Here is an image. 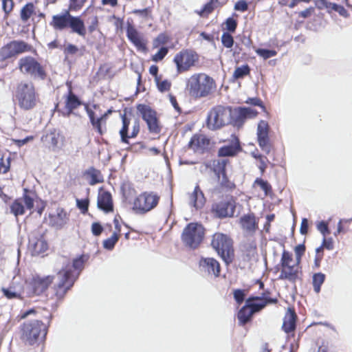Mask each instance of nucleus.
<instances>
[{"instance_id":"nucleus-1","label":"nucleus","mask_w":352,"mask_h":352,"mask_svg":"<svg viewBox=\"0 0 352 352\" xmlns=\"http://www.w3.org/2000/svg\"><path fill=\"white\" fill-rule=\"evenodd\" d=\"M63 263L62 269L58 272V283L55 289L58 298H62L72 287L83 267L84 260L82 257H79L71 263L69 261L64 259Z\"/></svg>"},{"instance_id":"nucleus-2","label":"nucleus","mask_w":352,"mask_h":352,"mask_svg":"<svg viewBox=\"0 0 352 352\" xmlns=\"http://www.w3.org/2000/svg\"><path fill=\"white\" fill-rule=\"evenodd\" d=\"M38 100V94L32 82L22 80L16 84L13 91V100L20 109L25 111L33 109Z\"/></svg>"},{"instance_id":"nucleus-3","label":"nucleus","mask_w":352,"mask_h":352,"mask_svg":"<svg viewBox=\"0 0 352 352\" xmlns=\"http://www.w3.org/2000/svg\"><path fill=\"white\" fill-rule=\"evenodd\" d=\"M216 89L215 81L204 73L195 74L186 81V90L196 98H204Z\"/></svg>"},{"instance_id":"nucleus-4","label":"nucleus","mask_w":352,"mask_h":352,"mask_svg":"<svg viewBox=\"0 0 352 352\" xmlns=\"http://www.w3.org/2000/svg\"><path fill=\"white\" fill-rule=\"evenodd\" d=\"M50 25L56 31L70 28L73 33L80 36H85L87 33L83 20L80 16H72L69 10L52 16Z\"/></svg>"},{"instance_id":"nucleus-5","label":"nucleus","mask_w":352,"mask_h":352,"mask_svg":"<svg viewBox=\"0 0 352 352\" xmlns=\"http://www.w3.org/2000/svg\"><path fill=\"white\" fill-rule=\"evenodd\" d=\"M232 114V111L230 107L217 105L208 112L206 126L210 130L219 129L231 123Z\"/></svg>"},{"instance_id":"nucleus-6","label":"nucleus","mask_w":352,"mask_h":352,"mask_svg":"<svg viewBox=\"0 0 352 352\" xmlns=\"http://www.w3.org/2000/svg\"><path fill=\"white\" fill-rule=\"evenodd\" d=\"M211 245L227 265L232 262L233 242L228 235L220 232L215 233L212 236Z\"/></svg>"},{"instance_id":"nucleus-7","label":"nucleus","mask_w":352,"mask_h":352,"mask_svg":"<svg viewBox=\"0 0 352 352\" xmlns=\"http://www.w3.org/2000/svg\"><path fill=\"white\" fill-rule=\"evenodd\" d=\"M300 262L294 260L292 253L284 250L282 253L280 265L281 267L280 279L295 282L298 278Z\"/></svg>"},{"instance_id":"nucleus-8","label":"nucleus","mask_w":352,"mask_h":352,"mask_svg":"<svg viewBox=\"0 0 352 352\" xmlns=\"http://www.w3.org/2000/svg\"><path fill=\"white\" fill-rule=\"evenodd\" d=\"M45 335V327L38 320L26 322L22 327V339L29 344L43 339Z\"/></svg>"},{"instance_id":"nucleus-9","label":"nucleus","mask_w":352,"mask_h":352,"mask_svg":"<svg viewBox=\"0 0 352 352\" xmlns=\"http://www.w3.org/2000/svg\"><path fill=\"white\" fill-rule=\"evenodd\" d=\"M18 67L20 72L34 78L43 80L46 73L43 67L33 57L27 56L19 60Z\"/></svg>"},{"instance_id":"nucleus-10","label":"nucleus","mask_w":352,"mask_h":352,"mask_svg":"<svg viewBox=\"0 0 352 352\" xmlns=\"http://www.w3.org/2000/svg\"><path fill=\"white\" fill-rule=\"evenodd\" d=\"M204 234L203 226L197 223H189L184 230L182 239L186 245L196 248L201 242Z\"/></svg>"},{"instance_id":"nucleus-11","label":"nucleus","mask_w":352,"mask_h":352,"mask_svg":"<svg viewBox=\"0 0 352 352\" xmlns=\"http://www.w3.org/2000/svg\"><path fill=\"white\" fill-rule=\"evenodd\" d=\"M199 60L198 54L190 50H182L174 58L177 72L179 73L186 72L193 67Z\"/></svg>"},{"instance_id":"nucleus-12","label":"nucleus","mask_w":352,"mask_h":352,"mask_svg":"<svg viewBox=\"0 0 352 352\" xmlns=\"http://www.w3.org/2000/svg\"><path fill=\"white\" fill-rule=\"evenodd\" d=\"M160 197L153 192H143L136 197L133 209L140 212H146L154 208L158 204Z\"/></svg>"},{"instance_id":"nucleus-13","label":"nucleus","mask_w":352,"mask_h":352,"mask_svg":"<svg viewBox=\"0 0 352 352\" xmlns=\"http://www.w3.org/2000/svg\"><path fill=\"white\" fill-rule=\"evenodd\" d=\"M30 50L31 47L24 41H12L1 49L0 59L5 60L19 54L29 52Z\"/></svg>"},{"instance_id":"nucleus-14","label":"nucleus","mask_w":352,"mask_h":352,"mask_svg":"<svg viewBox=\"0 0 352 352\" xmlns=\"http://www.w3.org/2000/svg\"><path fill=\"white\" fill-rule=\"evenodd\" d=\"M235 208L236 201L233 197H226L212 206V211L219 218L232 217L234 216Z\"/></svg>"},{"instance_id":"nucleus-15","label":"nucleus","mask_w":352,"mask_h":352,"mask_svg":"<svg viewBox=\"0 0 352 352\" xmlns=\"http://www.w3.org/2000/svg\"><path fill=\"white\" fill-rule=\"evenodd\" d=\"M137 109L141 113L143 120L146 122L149 131L154 133H160V127L156 112L146 104L138 105Z\"/></svg>"},{"instance_id":"nucleus-16","label":"nucleus","mask_w":352,"mask_h":352,"mask_svg":"<svg viewBox=\"0 0 352 352\" xmlns=\"http://www.w3.org/2000/svg\"><path fill=\"white\" fill-rule=\"evenodd\" d=\"M28 248L32 256H38L47 250L48 245L42 234L32 232L29 236Z\"/></svg>"},{"instance_id":"nucleus-17","label":"nucleus","mask_w":352,"mask_h":352,"mask_svg":"<svg viewBox=\"0 0 352 352\" xmlns=\"http://www.w3.org/2000/svg\"><path fill=\"white\" fill-rule=\"evenodd\" d=\"M122 126L120 130L121 140L124 143L129 144V138H135L140 131V121L135 119L132 123V131L129 133V127L131 120L125 116H122Z\"/></svg>"},{"instance_id":"nucleus-18","label":"nucleus","mask_w":352,"mask_h":352,"mask_svg":"<svg viewBox=\"0 0 352 352\" xmlns=\"http://www.w3.org/2000/svg\"><path fill=\"white\" fill-rule=\"evenodd\" d=\"M53 279L54 278L52 276H33L32 280L30 283L32 291L28 292V295H39L42 294L48 288V287L52 283Z\"/></svg>"},{"instance_id":"nucleus-19","label":"nucleus","mask_w":352,"mask_h":352,"mask_svg":"<svg viewBox=\"0 0 352 352\" xmlns=\"http://www.w3.org/2000/svg\"><path fill=\"white\" fill-rule=\"evenodd\" d=\"M25 281L20 278L14 277L8 288H2L4 296L8 299L23 298Z\"/></svg>"},{"instance_id":"nucleus-20","label":"nucleus","mask_w":352,"mask_h":352,"mask_svg":"<svg viewBox=\"0 0 352 352\" xmlns=\"http://www.w3.org/2000/svg\"><path fill=\"white\" fill-rule=\"evenodd\" d=\"M64 137L59 131L53 129L42 137V141L46 146L52 151L60 150L64 145Z\"/></svg>"},{"instance_id":"nucleus-21","label":"nucleus","mask_w":352,"mask_h":352,"mask_svg":"<svg viewBox=\"0 0 352 352\" xmlns=\"http://www.w3.org/2000/svg\"><path fill=\"white\" fill-rule=\"evenodd\" d=\"M269 125L265 120H261L257 126V139L261 148L267 154L270 152Z\"/></svg>"},{"instance_id":"nucleus-22","label":"nucleus","mask_w":352,"mask_h":352,"mask_svg":"<svg viewBox=\"0 0 352 352\" xmlns=\"http://www.w3.org/2000/svg\"><path fill=\"white\" fill-rule=\"evenodd\" d=\"M69 220V215L62 208H56L49 214V224L56 229H61L67 224Z\"/></svg>"},{"instance_id":"nucleus-23","label":"nucleus","mask_w":352,"mask_h":352,"mask_svg":"<svg viewBox=\"0 0 352 352\" xmlns=\"http://www.w3.org/2000/svg\"><path fill=\"white\" fill-rule=\"evenodd\" d=\"M33 206V199L29 195H25L23 197L14 201L11 206V211L16 217L25 214L28 210L31 212Z\"/></svg>"},{"instance_id":"nucleus-24","label":"nucleus","mask_w":352,"mask_h":352,"mask_svg":"<svg viewBox=\"0 0 352 352\" xmlns=\"http://www.w3.org/2000/svg\"><path fill=\"white\" fill-rule=\"evenodd\" d=\"M97 206L99 209L105 213L113 212V204L110 192L100 188L98 191Z\"/></svg>"},{"instance_id":"nucleus-25","label":"nucleus","mask_w":352,"mask_h":352,"mask_svg":"<svg viewBox=\"0 0 352 352\" xmlns=\"http://www.w3.org/2000/svg\"><path fill=\"white\" fill-rule=\"evenodd\" d=\"M128 38L135 45V46L141 51L146 50V41L144 36L137 31L131 25H129L126 29Z\"/></svg>"},{"instance_id":"nucleus-26","label":"nucleus","mask_w":352,"mask_h":352,"mask_svg":"<svg viewBox=\"0 0 352 352\" xmlns=\"http://www.w3.org/2000/svg\"><path fill=\"white\" fill-rule=\"evenodd\" d=\"M199 267L201 272L209 275L218 276L220 272L219 263L213 258H201L199 261Z\"/></svg>"},{"instance_id":"nucleus-27","label":"nucleus","mask_w":352,"mask_h":352,"mask_svg":"<svg viewBox=\"0 0 352 352\" xmlns=\"http://www.w3.org/2000/svg\"><path fill=\"white\" fill-rule=\"evenodd\" d=\"M316 5L319 9H326L329 13L334 11L344 18H347L349 16L348 12L342 6L334 2H329L327 0H317Z\"/></svg>"},{"instance_id":"nucleus-28","label":"nucleus","mask_w":352,"mask_h":352,"mask_svg":"<svg viewBox=\"0 0 352 352\" xmlns=\"http://www.w3.org/2000/svg\"><path fill=\"white\" fill-rule=\"evenodd\" d=\"M210 140L202 134L195 135L188 143V147L195 152L202 153L208 148Z\"/></svg>"},{"instance_id":"nucleus-29","label":"nucleus","mask_w":352,"mask_h":352,"mask_svg":"<svg viewBox=\"0 0 352 352\" xmlns=\"http://www.w3.org/2000/svg\"><path fill=\"white\" fill-rule=\"evenodd\" d=\"M276 302V299L267 298L265 295L261 297L256 296L254 298H250L246 303L250 305L253 311L257 312L264 308L268 303H274Z\"/></svg>"},{"instance_id":"nucleus-30","label":"nucleus","mask_w":352,"mask_h":352,"mask_svg":"<svg viewBox=\"0 0 352 352\" xmlns=\"http://www.w3.org/2000/svg\"><path fill=\"white\" fill-rule=\"evenodd\" d=\"M206 203V199L203 192L199 187L196 186L193 192L189 196V204L196 209H201Z\"/></svg>"},{"instance_id":"nucleus-31","label":"nucleus","mask_w":352,"mask_h":352,"mask_svg":"<svg viewBox=\"0 0 352 352\" xmlns=\"http://www.w3.org/2000/svg\"><path fill=\"white\" fill-rule=\"evenodd\" d=\"M296 314L292 309H288L284 318L283 329L286 333L294 330L296 327Z\"/></svg>"},{"instance_id":"nucleus-32","label":"nucleus","mask_w":352,"mask_h":352,"mask_svg":"<svg viewBox=\"0 0 352 352\" xmlns=\"http://www.w3.org/2000/svg\"><path fill=\"white\" fill-rule=\"evenodd\" d=\"M240 223L243 230L247 232H253L256 229L255 217L252 214H248L241 217Z\"/></svg>"},{"instance_id":"nucleus-33","label":"nucleus","mask_w":352,"mask_h":352,"mask_svg":"<svg viewBox=\"0 0 352 352\" xmlns=\"http://www.w3.org/2000/svg\"><path fill=\"white\" fill-rule=\"evenodd\" d=\"M240 150V146L238 141H235L234 143L226 145L221 147L219 150V155L226 157V156H233L237 153V152Z\"/></svg>"},{"instance_id":"nucleus-34","label":"nucleus","mask_w":352,"mask_h":352,"mask_svg":"<svg viewBox=\"0 0 352 352\" xmlns=\"http://www.w3.org/2000/svg\"><path fill=\"white\" fill-rule=\"evenodd\" d=\"M254 312L248 304L243 307L238 313V320L241 324H245L251 318Z\"/></svg>"},{"instance_id":"nucleus-35","label":"nucleus","mask_w":352,"mask_h":352,"mask_svg":"<svg viewBox=\"0 0 352 352\" xmlns=\"http://www.w3.org/2000/svg\"><path fill=\"white\" fill-rule=\"evenodd\" d=\"M81 104L80 101L78 98L72 93L70 91L69 94L67 98L66 101V109H67V116H69L72 111L76 109L78 106Z\"/></svg>"},{"instance_id":"nucleus-36","label":"nucleus","mask_w":352,"mask_h":352,"mask_svg":"<svg viewBox=\"0 0 352 352\" xmlns=\"http://www.w3.org/2000/svg\"><path fill=\"white\" fill-rule=\"evenodd\" d=\"M89 178V183L90 185H95L98 183L103 182V177L100 172L95 168H90L86 173Z\"/></svg>"},{"instance_id":"nucleus-37","label":"nucleus","mask_w":352,"mask_h":352,"mask_svg":"<svg viewBox=\"0 0 352 352\" xmlns=\"http://www.w3.org/2000/svg\"><path fill=\"white\" fill-rule=\"evenodd\" d=\"M34 13V6L32 3H28L21 10V19L23 22H26Z\"/></svg>"},{"instance_id":"nucleus-38","label":"nucleus","mask_w":352,"mask_h":352,"mask_svg":"<svg viewBox=\"0 0 352 352\" xmlns=\"http://www.w3.org/2000/svg\"><path fill=\"white\" fill-rule=\"evenodd\" d=\"M325 279V276L322 273H316L313 276L312 283L314 289L316 293H319L320 291V287L323 284Z\"/></svg>"},{"instance_id":"nucleus-39","label":"nucleus","mask_w":352,"mask_h":352,"mask_svg":"<svg viewBox=\"0 0 352 352\" xmlns=\"http://www.w3.org/2000/svg\"><path fill=\"white\" fill-rule=\"evenodd\" d=\"M250 72V68L248 65H243L235 69L233 78L235 79L242 78L248 75Z\"/></svg>"},{"instance_id":"nucleus-40","label":"nucleus","mask_w":352,"mask_h":352,"mask_svg":"<svg viewBox=\"0 0 352 352\" xmlns=\"http://www.w3.org/2000/svg\"><path fill=\"white\" fill-rule=\"evenodd\" d=\"M237 111L239 116L244 118H252L257 115V111L250 107H240Z\"/></svg>"},{"instance_id":"nucleus-41","label":"nucleus","mask_w":352,"mask_h":352,"mask_svg":"<svg viewBox=\"0 0 352 352\" xmlns=\"http://www.w3.org/2000/svg\"><path fill=\"white\" fill-rule=\"evenodd\" d=\"M254 186H258L264 192L265 196L267 195L270 191L271 190V186L269 184V183L261 178H257L255 180Z\"/></svg>"},{"instance_id":"nucleus-42","label":"nucleus","mask_w":352,"mask_h":352,"mask_svg":"<svg viewBox=\"0 0 352 352\" xmlns=\"http://www.w3.org/2000/svg\"><path fill=\"white\" fill-rule=\"evenodd\" d=\"M119 236L117 232H113L111 237L104 240L103 242V246L107 250H111L114 247L115 244L118 241Z\"/></svg>"},{"instance_id":"nucleus-43","label":"nucleus","mask_w":352,"mask_h":352,"mask_svg":"<svg viewBox=\"0 0 352 352\" xmlns=\"http://www.w3.org/2000/svg\"><path fill=\"white\" fill-rule=\"evenodd\" d=\"M218 3V0H210L199 12L200 15H208L211 13Z\"/></svg>"},{"instance_id":"nucleus-44","label":"nucleus","mask_w":352,"mask_h":352,"mask_svg":"<svg viewBox=\"0 0 352 352\" xmlns=\"http://www.w3.org/2000/svg\"><path fill=\"white\" fill-rule=\"evenodd\" d=\"M255 52L258 56H260L265 60L273 57L276 56L277 54L276 51L275 50H270L261 48L256 49Z\"/></svg>"},{"instance_id":"nucleus-45","label":"nucleus","mask_w":352,"mask_h":352,"mask_svg":"<svg viewBox=\"0 0 352 352\" xmlns=\"http://www.w3.org/2000/svg\"><path fill=\"white\" fill-rule=\"evenodd\" d=\"M221 43L227 48H230L234 44V39L232 35L228 32H223L221 35Z\"/></svg>"},{"instance_id":"nucleus-46","label":"nucleus","mask_w":352,"mask_h":352,"mask_svg":"<svg viewBox=\"0 0 352 352\" xmlns=\"http://www.w3.org/2000/svg\"><path fill=\"white\" fill-rule=\"evenodd\" d=\"M168 41V37L164 34H160L153 41V47H159L162 45L166 44Z\"/></svg>"},{"instance_id":"nucleus-47","label":"nucleus","mask_w":352,"mask_h":352,"mask_svg":"<svg viewBox=\"0 0 352 352\" xmlns=\"http://www.w3.org/2000/svg\"><path fill=\"white\" fill-rule=\"evenodd\" d=\"M244 251L246 253V256L250 258L254 257L256 254V244L254 242H250V243L244 245Z\"/></svg>"},{"instance_id":"nucleus-48","label":"nucleus","mask_w":352,"mask_h":352,"mask_svg":"<svg viewBox=\"0 0 352 352\" xmlns=\"http://www.w3.org/2000/svg\"><path fill=\"white\" fill-rule=\"evenodd\" d=\"M168 51V50L167 47H161L160 50L153 56L152 60L154 62H158L160 60H162L167 54Z\"/></svg>"},{"instance_id":"nucleus-49","label":"nucleus","mask_w":352,"mask_h":352,"mask_svg":"<svg viewBox=\"0 0 352 352\" xmlns=\"http://www.w3.org/2000/svg\"><path fill=\"white\" fill-rule=\"evenodd\" d=\"M157 85L158 89L161 92H164V91H167L170 89V86H171V82L167 80H157Z\"/></svg>"},{"instance_id":"nucleus-50","label":"nucleus","mask_w":352,"mask_h":352,"mask_svg":"<svg viewBox=\"0 0 352 352\" xmlns=\"http://www.w3.org/2000/svg\"><path fill=\"white\" fill-rule=\"evenodd\" d=\"M10 168L9 158L0 157V173H6Z\"/></svg>"},{"instance_id":"nucleus-51","label":"nucleus","mask_w":352,"mask_h":352,"mask_svg":"<svg viewBox=\"0 0 352 352\" xmlns=\"http://www.w3.org/2000/svg\"><path fill=\"white\" fill-rule=\"evenodd\" d=\"M317 229L324 236L329 233L328 223L323 221L317 224Z\"/></svg>"},{"instance_id":"nucleus-52","label":"nucleus","mask_w":352,"mask_h":352,"mask_svg":"<svg viewBox=\"0 0 352 352\" xmlns=\"http://www.w3.org/2000/svg\"><path fill=\"white\" fill-rule=\"evenodd\" d=\"M14 2L12 0H3L2 8L6 14H8L13 9Z\"/></svg>"},{"instance_id":"nucleus-53","label":"nucleus","mask_w":352,"mask_h":352,"mask_svg":"<svg viewBox=\"0 0 352 352\" xmlns=\"http://www.w3.org/2000/svg\"><path fill=\"white\" fill-rule=\"evenodd\" d=\"M226 30H228V31L231 32H234L236 28V25H237V23H236V21L232 19V18H228L227 19V20L226 21Z\"/></svg>"},{"instance_id":"nucleus-54","label":"nucleus","mask_w":352,"mask_h":352,"mask_svg":"<svg viewBox=\"0 0 352 352\" xmlns=\"http://www.w3.org/2000/svg\"><path fill=\"white\" fill-rule=\"evenodd\" d=\"M85 110L89 117L90 121L93 126H98V121H96V119L95 118L94 112L91 110V108L89 107L87 104H85Z\"/></svg>"},{"instance_id":"nucleus-55","label":"nucleus","mask_w":352,"mask_h":352,"mask_svg":"<svg viewBox=\"0 0 352 352\" xmlns=\"http://www.w3.org/2000/svg\"><path fill=\"white\" fill-rule=\"evenodd\" d=\"M245 297V292L241 289H236L234 292V298L238 304H241Z\"/></svg>"},{"instance_id":"nucleus-56","label":"nucleus","mask_w":352,"mask_h":352,"mask_svg":"<svg viewBox=\"0 0 352 352\" xmlns=\"http://www.w3.org/2000/svg\"><path fill=\"white\" fill-rule=\"evenodd\" d=\"M77 206L82 210L83 213L88 210L89 201L87 199H77Z\"/></svg>"},{"instance_id":"nucleus-57","label":"nucleus","mask_w":352,"mask_h":352,"mask_svg":"<svg viewBox=\"0 0 352 352\" xmlns=\"http://www.w3.org/2000/svg\"><path fill=\"white\" fill-rule=\"evenodd\" d=\"M296 259L298 262H300L301 256L303 254L305 248L304 245H298L295 248Z\"/></svg>"},{"instance_id":"nucleus-58","label":"nucleus","mask_w":352,"mask_h":352,"mask_svg":"<svg viewBox=\"0 0 352 352\" xmlns=\"http://www.w3.org/2000/svg\"><path fill=\"white\" fill-rule=\"evenodd\" d=\"M103 230L102 226L99 223H93L91 225V232L94 235L99 236Z\"/></svg>"},{"instance_id":"nucleus-59","label":"nucleus","mask_w":352,"mask_h":352,"mask_svg":"<svg viewBox=\"0 0 352 352\" xmlns=\"http://www.w3.org/2000/svg\"><path fill=\"white\" fill-rule=\"evenodd\" d=\"M248 8V3L243 0L237 1L234 6V9L236 10L241 11V12H244V11L247 10Z\"/></svg>"},{"instance_id":"nucleus-60","label":"nucleus","mask_w":352,"mask_h":352,"mask_svg":"<svg viewBox=\"0 0 352 352\" xmlns=\"http://www.w3.org/2000/svg\"><path fill=\"white\" fill-rule=\"evenodd\" d=\"M107 117V113H104L100 118H97L96 120V121H98V126L96 125V126H94V128H96L97 129L98 132L100 134L102 133V124L105 122Z\"/></svg>"},{"instance_id":"nucleus-61","label":"nucleus","mask_w":352,"mask_h":352,"mask_svg":"<svg viewBox=\"0 0 352 352\" xmlns=\"http://www.w3.org/2000/svg\"><path fill=\"white\" fill-rule=\"evenodd\" d=\"M259 164H258V168L260 169L261 173L263 174L265 168L267 167L266 162L267 161V159L265 157H263L262 155H259Z\"/></svg>"},{"instance_id":"nucleus-62","label":"nucleus","mask_w":352,"mask_h":352,"mask_svg":"<svg viewBox=\"0 0 352 352\" xmlns=\"http://www.w3.org/2000/svg\"><path fill=\"white\" fill-rule=\"evenodd\" d=\"M78 52V48L77 47V46L72 45V44L67 45L66 46V47L65 48V53L66 54H75Z\"/></svg>"},{"instance_id":"nucleus-63","label":"nucleus","mask_w":352,"mask_h":352,"mask_svg":"<svg viewBox=\"0 0 352 352\" xmlns=\"http://www.w3.org/2000/svg\"><path fill=\"white\" fill-rule=\"evenodd\" d=\"M322 244L324 248L329 250H331L333 249V241L332 238L325 239V236H324Z\"/></svg>"},{"instance_id":"nucleus-64","label":"nucleus","mask_w":352,"mask_h":352,"mask_svg":"<svg viewBox=\"0 0 352 352\" xmlns=\"http://www.w3.org/2000/svg\"><path fill=\"white\" fill-rule=\"evenodd\" d=\"M307 230H308V221L307 219H303L302 220L301 225H300V233L302 234H307Z\"/></svg>"}]
</instances>
